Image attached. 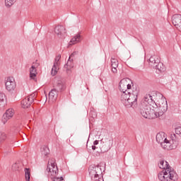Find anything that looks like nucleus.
Returning <instances> with one entry per match:
<instances>
[{"instance_id":"9d476101","label":"nucleus","mask_w":181,"mask_h":181,"mask_svg":"<svg viewBox=\"0 0 181 181\" xmlns=\"http://www.w3.org/2000/svg\"><path fill=\"white\" fill-rule=\"evenodd\" d=\"M60 59H62V55L60 54H58L55 57L54 65L51 71L52 76H56V74H57V71H59V66H60Z\"/></svg>"},{"instance_id":"423d86ee","label":"nucleus","mask_w":181,"mask_h":181,"mask_svg":"<svg viewBox=\"0 0 181 181\" xmlns=\"http://www.w3.org/2000/svg\"><path fill=\"white\" fill-rule=\"evenodd\" d=\"M129 81H131V80L128 78H123L120 81L119 87L122 94H128L132 93V86L129 84Z\"/></svg>"},{"instance_id":"c85d7f7f","label":"nucleus","mask_w":181,"mask_h":181,"mask_svg":"<svg viewBox=\"0 0 181 181\" xmlns=\"http://www.w3.org/2000/svg\"><path fill=\"white\" fill-rule=\"evenodd\" d=\"M111 66L112 67H118V60L116 59L115 58H112Z\"/></svg>"},{"instance_id":"f3484780","label":"nucleus","mask_w":181,"mask_h":181,"mask_svg":"<svg viewBox=\"0 0 181 181\" xmlns=\"http://www.w3.org/2000/svg\"><path fill=\"white\" fill-rule=\"evenodd\" d=\"M144 101L141 104H146V105H151L152 103H155L153 101V97L150 94H147L144 98Z\"/></svg>"},{"instance_id":"ddd939ff","label":"nucleus","mask_w":181,"mask_h":181,"mask_svg":"<svg viewBox=\"0 0 181 181\" xmlns=\"http://www.w3.org/2000/svg\"><path fill=\"white\" fill-rule=\"evenodd\" d=\"M160 145H161L162 148H163V149H166L167 151H170V150L173 149V148H176V146H177V145H179V144L173 143L172 144V146H170V143H169V140L167 139V141H164Z\"/></svg>"},{"instance_id":"f03ea898","label":"nucleus","mask_w":181,"mask_h":181,"mask_svg":"<svg viewBox=\"0 0 181 181\" xmlns=\"http://www.w3.org/2000/svg\"><path fill=\"white\" fill-rule=\"evenodd\" d=\"M140 114L144 117V118H148V119L158 118L156 111L152 110L151 105L141 103L140 105Z\"/></svg>"},{"instance_id":"f257e3e1","label":"nucleus","mask_w":181,"mask_h":181,"mask_svg":"<svg viewBox=\"0 0 181 181\" xmlns=\"http://www.w3.org/2000/svg\"><path fill=\"white\" fill-rule=\"evenodd\" d=\"M138 94L139 89L136 87H133L130 93H122L120 100L127 108H135L138 105Z\"/></svg>"},{"instance_id":"a19ab883","label":"nucleus","mask_w":181,"mask_h":181,"mask_svg":"<svg viewBox=\"0 0 181 181\" xmlns=\"http://www.w3.org/2000/svg\"><path fill=\"white\" fill-rule=\"evenodd\" d=\"M95 181H101V178L100 179H96L95 180Z\"/></svg>"},{"instance_id":"1a4fd4ad","label":"nucleus","mask_w":181,"mask_h":181,"mask_svg":"<svg viewBox=\"0 0 181 181\" xmlns=\"http://www.w3.org/2000/svg\"><path fill=\"white\" fill-rule=\"evenodd\" d=\"M6 88L8 91H13L16 88V83L13 77H8L5 83Z\"/></svg>"},{"instance_id":"9b49d317","label":"nucleus","mask_w":181,"mask_h":181,"mask_svg":"<svg viewBox=\"0 0 181 181\" xmlns=\"http://www.w3.org/2000/svg\"><path fill=\"white\" fill-rule=\"evenodd\" d=\"M158 167L160 169H163L165 171L169 172V171H175V170L170 167L169 165V163L168 161H165V160H160V163H158Z\"/></svg>"},{"instance_id":"2f4dec72","label":"nucleus","mask_w":181,"mask_h":181,"mask_svg":"<svg viewBox=\"0 0 181 181\" xmlns=\"http://www.w3.org/2000/svg\"><path fill=\"white\" fill-rule=\"evenodd\" d=\"M28 98H30V100L33 102L35 103L36 101V93H33L29 96L27 97Z\"/></svg>"},{"instance_id":"cd10ccee","label":"nucleus","mask_w":181,"mask_h":181,"mask_svg":"<svg viewBox=\"0 0 181 181\" xmlns=\"http://www.w3.org/2000/svg\"><path fill=\"white\" fill-rule=\"evenodd\" d=\"M16 2V0H5L6 6H12Z\"/></svg>"},{"instance_id":"20e7f679","label":"nucleus","mask_w":181,"mask_h":181,"mask_svg":"<svg viewBox=\"0 0 181 181\" xmlns=\"http://www.w3.org/2000/svg\"><path fill=\"white\" fill-rule=\"evenodd\" d=\"M158 179L160 181H176L177 180V173L175 171H161L158 175Z\"/></svg>"},{"instance_id":"aec40b11","label":"nucleus","mask_w":181,"mask_h":181,"mask_svg":"<svg viewBox=\"0 0 181 181\" xmlns=\"http://www.w3.org/2000/svg\"><path fill=\"white\" fill-rule=\"evenodd\" d=\"M55 90H57V91H64L66 90L64 82L62 80L57 81Z\"/></svg>"},{"instance_id":"e433bc0d","label":"nucleus","mask_w":181,"mask_h":181,"mask_svg":"<svg viewBox=\"0 0 181 181\" xmlns=\"http://www.w3.org/2000/svg\"><path fill=\"white\" fill-rule=\"evenodd\" d=\"M76 54H78V52H74L71 55H70V59H71V57H74V56H76Z\"/></svg>"},{"instance_id":"412c9836","label":"nucleus","mask_w":181,"mask_h":181,"mask_svg":"<svg viewBox=\"0 0 181 181\" xmlns=\"http://www.w3.org/2000/svg\"><path fill=\"white\" fill-rule=\"evenodd\" d=\"M36 74H37L36 66H32L30 69V78H32V80H35Z\"/></svg>"},{"instance_id":"0eeeda50","label":"nucleus","mask_w":181,"mask_h":181,"mask_svg":"<svg viewBox=\"0 0 181 181\" xmlns=\"http://www.w3.org/2000/svg\"><path fill=\"white\" fill-rule=\"evenodd\" d=\"M88 172L90 177L94 179H101L103 177V170L100 168V165H91L89 166Z\"/></svg>"},{"instance_id":"6ab92c4d","label":"nucleus","mask_w":181,"mask_h":181,"mask_svg":"<svg viewBox=\"0 0 181 181\" xmlns=\"http://www.w3.org/2000/svg\"><path fill=\"white\" fill-rule=\"evenodd\" d=\"M32 103H33L30 98H25L21 101V105L23 108H29L30 105H32Z\"/></svg>"},{"instance_id":"c756f323","label":"nucleus","mask_w":181,"mask_h":181,"mask_svg":"<svg viewBox=\"0 0 181 181\" xmlns=\"http://www.w3.org/2000/svg\"><path fill=\"white\" fill-rule=\"evenodd\" d=\"M51 180L53 181H62V180H64V179L63 178V177H57V176H51L49 177Z\"/></svg>"},{"instance_id":"a878e982","label":"nucleus","mask_w":181,"mask_h":181,"mask_svg":"<svg viewBox=\"0 0 181 181\" xmlns=\"http://www.w3.org/2000/svg\"><path fill=\"white\" fill-rule=\"evenodd\" d=\"M25 181H30V168H25Z\"/></svg>"},{"instance_id":"6e6552de","label":"nucleus","mask_w":181,"mask_h":181,"mask_svg":"<svg viewBox=\"0 0 181 181\" xmlns=\"http://www.w3.org/2000/svg\"><path fill=\"white\" fill-rule=\"evenodd\" d=\"M160 95H161V99L159 102V111L158 112V109L156 111L157 118L162 117V115H163V114L168 111V101H166V98H165L162 94Z\"/></svg>"},{"instance_id":"bb28decb","label":"nucleus","mask_w":181,"mask_h":181,"mask_svg":"<svg viewBox=\"0 0 181 181\" xmlns=\"http://www.w3.org/2000/svg\"><path fill=\"white\" fill-rule=\"evenodd\" d=\"M5 94L2 92H0V105H2L3 107L5 105L4 101H5Z\"/></svg>"},{"instance_id":"7c9ffc66","label":"nucleus","mask_w":181,"mask_h":181,"mask_svg":"<svg viewBox=\"0 0 181 181\" xmlns=\"http://www.w3.org/2000/svg\"><path fill=\"white\" fill-rule=\"evenodd\" d=\"M6 139V134L3 132H0V143L4 142Z\"/></svg>"},{"instance_id":"4be33fe9","label":"nucleus","mask_w":181,"mask_h":181,"mask_svg":"<svg viewBox=\"0 0 181 181\" xmlns=\"http://www.w3.org/2000/svg\"><path fill=\"white\" fill-rule=\"evenodd\" d=\"M71 58L69 57L66 64L64 65V69H66L67 73L70 71V69H73L74 67V64H73V59H71Z\"/></svg>"},{"instance_id":"c9c22d12","label":"nucleus","mask_w":181,"mask_h":181,"mask_svg":"<svg viewBox=\"0 0 181 181\" xmlns=\"http://www.w3.org/2000/svg\"><path fill=\"white\" fill-rule=\"evenodd\" d=\"M117 68L118 67L112 66V71L114 73V74L118 72V70L117 69Z\"/></svg>"},{"instance_id":"7ed1b4c3","label":"nucleus","mask_w":181,"mask_h":181,"mask_svg":"<svg viewBox=\"0 0 181 181\" xmlns=\"http://www.w3.org/2000/svg\"><path fill=\"white\" fill-rule=\"evenodd\" d=\"M149 66L153 67V69H156L160 73H163L166 70V67H165L163 63L160 62L159 57L156 55H153L150 57Z\"/></svg>"},{"instance_id":"72a5a7b5","label":"nucleus","mask_w":181,"mask_h":181,"mask_svg":"<svg viewBox=\"0 0 181 181\" xmlns=\"http://www.w3.org/2000/svg\"><path fill=\"white\" fill-rule=\"evenodd\" d=\"M19 169V164L18 163H14L12 165V170H18Z\"/></svg>"},{"instance_id":"b1692460","label":"nucleus","mask_w":181,"mask_h":181,"mask_svg":"<svg viewBox=\"0 0 181 181\" xmlns=\"http://www.w3.org/2000/svg\"><path fill=\"white\" fill-rule=\"evenodd\" d=\"M80 39H81V35L80 34H77L75 35L70 41L71 45H76L78 42H80Z\"/></svg>"},{"instance_id":"f8f14e48","label":"nucleus","mask_w":181,"mask_h":181,"mask_svg":"<svg viewBox=\"0 0 181 181\" xmlns=\"http://www.w3.org/2000/svg\"><path fill=\"white\" fill-rule=\"evenodd\" d=\"M13 109H8L6 111L2 117V122L3 124H6L8 122V119H11L13 117Z\"/></svg>"},{"instance_id":"393cba45","label":"nucleus","mask_w":181,"mask_h":181,"mask_svg":"<svg viewBox=\"0 0 181 181\" xmlns=\"http://www.w3.org/2000/svg\"><path fill=\"white\" fill-rule=\"evenodd\" d=\"M50 152V150H49V147L46 146H42L41 147V153L42 155H44V156H47Z\"/></svg>"},{"instance_id":"5701e85b","label":"nucleus","mask_w":181,"mask_h":181,"mask_svg":"<svg viewBox=\"0 0 181 181\" xmlns=\"http://www.w3.org/2000/svg\"><path fill=\"white\" fill-rule=\"evenodd\" d=\"M108 151H110V146H107V144H105L104 143L102 144L101 148H100V151H97L96 152L98 153H105V152H108Z\"/></svg>"},{"instance_id":"39448f33","label":"nucleus","mask_w":181,"mask_h":181,"mask_svg":"<svg viewBox=\"0 0 181 181\" xmlns=\"http://www.w3.org/2000/svg\"><path fill=\"white\" fill-rule=\"evenodd\" d=\"M46 171L48 173V177L58 176L59 168H57L54 158L49 160Z\"/></svg>"},{"instance_id":"ea45409f","label":"nucleus","mask_w":181,"mask_h":181,"mask_svg":"<svg viewBox=\"0 0 181 181\" xmlns=\"http://www.w3.org/2000/svg\"><path fill=\"white\" fill-rule=\"evenodd\" d=\"M98 143H99V141L98 140H95L94 142H93V145H98Z\"/></svg>"},{"instance_id":"58836bf2","label":"nucleus","mask_w":181,"mask_h":181,"mask_svg":"<svg viewBox=\"0 0 181 181\" xmlns=\"http://www.w3.org/2000/svg\"><path fill=\"white\" fill-rule=\"evenodd\" d=\"M33 64H35V65H32V66H35V69H36V67H39V63L35 62V63H33Z\"/></svg>"},{"instance_id":"4c0bfd02","label":"nucleus","mask_w":181,"mask_h":181,"mask_svg":"<svg viewBox=\"0 0 181 181\" xmlns=\"http://www.w3.org/2000/svg\"><path fill=\"white\" fill-rule=\"evenodd\" d=\"M93 151H95V149H98V147L95 146L94 144L92 146Z\"/></svg>"},{"instance_id":"2eb2a0df","label":"nucleus","mask_w":181,"mask_h":181,"mask_svg":"<svg viewBox=\"0 0 181 181\" xmlns=\"http://www.w3.org/2000/svg\"><path fill=\"white\" fill-rule=\"evenodd\" d=\"M54 32L58 37H62L63 35H66V28L62 25L55 27Z\"/></svg>"},{"instance_id":"dca6fc26","label":"nucleus","mask_w":181,"mask_h":181,"mask_svg":"<svg viewBox=\"0 0 181 181\" xmlns=\"http://www.w3.org/2000/svg\"><path fill=\"white\" fill-rule=\"evenodd\" d=\"M173 24L175 28H178L180 26L181 24V15L180 14H175L173 16L172 19Z\"/></svg>"},{"instance_id":"4468645a","label":"nucleus","mask_w":181,"mask_h":181,"mask_svg":"<svg viewBox=\"0 0 181 181\" xmlns=\"http://www.w3.org/2000/svg\"><path fill=\"white\" fill-rule=\"evenodd\" d=\"M57 95H59V91L57 89L54 88L49 93V100L52 103H54L57 100Z\"/></svg>"},{"instance_id":"a211bd4d","label":"nucleus","mask_w":181,"mask_h":181,"mask_svg":"<svg viewBox=\"0 0 181 181\" xmlns=\"http://www.w3.org/2000/svg\"><path fill=\"white\" fill-rule=\"evenodd\" d=\"M165 141H168V139L165 138V133L164 132L157 134V135H156V141L158 144H160V145H161Z\"/></svg>"},{"instance_id":"f704fd0d","label":"nucleus","mask_w":181,"mask_h":181,"mask_svg":"<svg viewBox=\"0 0 181 181\" xmlns=\"http://www.w3.org/2000/svg\"><path fill=\"white\" fill-rule=\"evenodd\" d=\"M175 134H177V135H181V127L175 128Z\"/></svg>"},{"instance_id":"473e14b6","label":"nucleus","mask_w":181,"mask_h":181,"mask_svg":"<svg viewBox=\"0 0 181 181\" xmlns=\"http://www.w3.org/2000/svg\"><path fill=\"white\" fill-rule=\"evenodd\" d=\"M89 115L92 117V118H97V112H95L94 110H91Z\"/></svg>"}]
</instances>
